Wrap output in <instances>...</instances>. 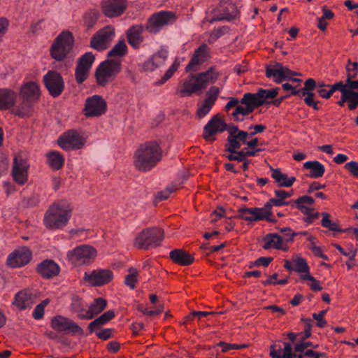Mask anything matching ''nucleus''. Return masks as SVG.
<instances>
[{
	"mask_svg": "<svg viewBox=\"0 0 358 358\" xmlns=\"http://www.w3.org/2000/svg\"><path fill=\"white\" fill-rule=\"evenodd\" d=\"M20 103L13 109V113L22 118L30 117L32 108L40 98V87L38 84L29 81L20 88Z\"/></svg>",
	"mask_w": 358,
	"mask_h": 358,
	"instance_id": "1",
	"label": "nucleus"
},
{
	"mask_svg": "<svg viewBox=\"0 0 358 358\" xmlns=\"http://www.w3.org/2000/svg\"><path fill=\"white\" fill-rule=\"evenodd\" d=\"M162 157L157 143L148 142L140 145L134 154V166L138 171H148L155 167Z\"/></svg>",
	"mask_w": 358,
	"mask_h": 358,
	"instance_id": "2",
	"label": "nucleus"
},
{
	"mask_svg": "<svg viewBox=\"0 0 358 358\" xmlns=\"http://www.w3.org/2000/svg\"><path fill=\"white\" fill-rule=\"evenodd\" d=\"M217 73L213 67H209L207 71L197 74L191 73L189 78L181 81L180 94L181 96H191L194 93L202 91L207 87L208 83L217 78Z\"/></svg>",
	"mask_w": 358,
	"mask_h": 358,
	"instance_id": "3",
	"label": "nucleus"
},
{
	"mask_svg": "<svg viewBox=\"0 0 358 358\" xmlns=\"http://www.w3.org/2000/svg\"><path fill=\"white\" fill-rule=\"evenodd\" d=\"M71 214L72 208L67 203H55L50 206L45 215V225L51 230L63 228L68 224Z\"/></svg>",
	"mask_w": 358,
	"mask_h": 358,
	"instance_id": "4",
	"label": "nucleus"
},
{
	"mask_svg": "<svg viewBox=\"0 0 358 358\" xmlns=\"http://www.w3.org/2000/svg\"><path fill=\"white\" fill-rule=\"evenodd\" d=\"M164 231L157 227H149L143 230L135 238L134 245L140 250H148L161 245Z\"/></svg>",
	"mask_w": 358,
	"mask_h": 358,
	"instance_id": "5",
	"label": "nucleus"
},
{
	"mask_svg": "<svg viewBox=\"0 0 358 358\" xmlns=\"http://www.w3.org/2000/svg\"><path fill=\"white\" fill-rule=\"evenodd\" d=\"M120 72V61L107 59L98 66L96 70V80L98 85L104 87L114 80Z\"/></svg>",
	"mask_w": 358,
	"mask_h": 358,
	"instance_id": "6",
	"label": "nucleus"
},
{
	"mask_svg": "<svg viewBox=\"0 0 358 358\" xmlns=\"http://www.w3.org/2000/svg\"><path fill=\"white\" fill-rule=\"evenodd\" d=\"M73 36L70 31H62L51 45L50 55L56 61H62L72 50Z\"/></svg>",
	"mask_w": 358,
	"mask_h": 358,
	"instance_id": "7",
	"label": "nucleus"
},
{
	"mask_svg": "<svg viewBox=\"0 0 358 358\" xmlns=\"http://www.w3.org/2000/svg\"><path fill=\"white\" fill-rule=\"evenodd\" d=\"M96 255V251L92 247L82 245L72 251H69L67 257L75 266H81L91 264Z\"/></svg>",
	"mask_w": 358,
	"mask_h": 358,
	"instance_id": "8",
	"label": "nucleus"
},
{
	"mask_svg": "<svg viewBox=\"0 0 358 358\" xmlns=\"http://www.w3.org/2000/svg\"><path fill=\"white\" fill-rule=\"evenodd\" d=\"M238 15L236 5L231 0H221L220 7L213 10V17L208 20L211 24L215 21H232Z\"/></svg>",
	"mask_w": 358,
	"mask_h": 358,
	"instance_id": "9",
	"label": "nucleus"
},
{
	"mask_svg": "<svg viewBox=\"0 0 358 358\" xmlns=\"http://www.w3.org/2000/svg\"><path fill=\"white\" fill-rule=\"evenodd\" d=\"M175 20V15L170 11H160L153 14L146 24V29L152 34L161 31L163 26L170 24Z\"/></svg>",
	"mask_w": 358,
	"mask_h": 358,
	"instance_id": "10",
	"label": "nucleus"
},
{
	"mask_svg": "<svg viewBox=\"0 0 358 358\" xmlns=\"http://www.w3.org/2000/svg\"><path fill=\"white\" fill-rule=\"evenodd\" d=\"M45 86L53 97L59 96L64 92V82L59 73L55 71H48L43 76Z\"/></svg>",
	"mask_w": 358,
	"mask_h": 358,
	"instance_id": "11",
	"label": "nucleus"
},
{
	"mask_svg": "<svg viewBox=\"0 0 358 358\" xmlns=\"http://www.w3.org/2000/svg\"><path fill=\"white\" fill-rule=\"evenodd\" d=\"M51 327L65 334H83V330L78 324L64 316L57 315L51 320Z\"/></svg>",
	"mask_w": 358,
	"mask_h": 358,
	"instance_id": "12",
	"label": "nucleus"
},
{
	"mask_svg": "<svg viewBox=\"0 0 358 358\" xmlns=\"http://www.w3.org/2000/svg\"><path fill=\"white\" fill-rule=\"evenodd\" d=\"M58 144L62 150L71 151L82 148L84 145V139L75 130H69L59 136Z\"/></svg>",
	"mask_w": 358,
	"mask_h": 358,
	"instance_id": "13",
	"label": "nucleus"
},
{
	"mask_svg": "<svg viewBox=\"0 0 358 358\" xmlns=\"http://www.w3.org/2000/svg\"><path fill=\"white\" fill-rule=\"evenodd\" d=\"M114 37L115 28L107 25L92 37L91 46L99 51L105 50Z\"/></svg>",
	"mask_w": 358,
	"mask_h": 358,
	"instance_id": "14",
	"label": "nucleus"
},
{
	"mask_svg": "<svg viewBox=\"0 0 358 358\" xmlns=\"http://www.w3.org/2000/svg\"><path fill=\"white\" fill-rule=\"evenodd\" d=\"M113 278L110 269L98 268L84 273L83 280L92 286H101L109 283Z\"/></svg>",
	"mask_w": 358,
	"mask_h": 358,
	"instance_id": "15",
	"label": "nucleus"
},
{
	"mask_svg": "<svg viewBox=\"0 0 358 358\" xmlns=\"http://www.w3.org/2000/svg\"><path fill=\"white\" fill-rule=\"evenodd\" d=\"M265 74L267 78L273 77L275 83L279 84L286 80L291 79V76H297L296 71H292L288 67L283 66L282 64L275 62L273 65H268L265 69Z\"/></svg>",
	"mask_w": 358,
	"mask_h": 358,
	"instance_id": "16",
	"label": "nucleus"
},
{
	"mask_svg": "<svg viewBox=\"0 0 358 358\" xmlns=\"http://www.w3.org/2000/svg\"><path fill=\"white\" fill-rule=\"evenodd\" d=\"M231 127H237L234 124H226L224 120L219 117V115H214L203 127V137L206 139H209L210 137L215 134L224 131H227L229 134V131Z\"/></svg>",
	"mask_w": 358,
	"mask_h": 358,
	"instance_id": "17",
	"label": "nucleus"
},
{
	"mask_svg": "<svg viewBox=\"0 0 358 358\" xmlns=\"http://www.w3.org/2000/svg\"><path fill=\"white\" fill-rule=\"evenodd\" d=\"M94 58L92 52H87L79 58L75 70V78L78 84L87 80L89 70L92 68Z\"/></svg>",
	"mask_w": 358,
	"mask_h": 358,
	"instance_id": "18",
	"label": "nucleus"
},
{
	"mask_svg": "<svg viewBox=\"0 0 358 358\" xmlns=\"http://www.w3.org/2000/svg\"><path fill=\"white\" fill-rule=\"evenodd\" d=\"M106 110V103L101 96L93 95L89 97L84 108V113L87 117L101 115Z\"/></svg>",
	"mask_w": 358,
	"mask_h": 358,
	"instance_id": "19",
	"label": "nucleus"
},
{
	"mask_svg": "<svg viewBox=\"0 0 358 358\" xmlns=\"http://www.w3.org/2000/svg\"><path fill=\"white\" fill-rule=\"evenodd\" d=\"M209 52L207 44H201L196 48L189 64L185 67V71L194 72L199 69V66L208 61Z\"/></svg>",
	"mask_w": 358,
	"mask_h": 358,
	"instance_id": "20",
	"label": "nucleus"
},
{
	"mask_svg": "<svg viewBox=\"0 0 358 358\" xmlns=\"http://www.w3.org/2000/svg\"><path fill=\"white\" fill-rule=\"evenodd\" d=\"M262 211L263 210H259V208L257 207H242L238 210V215H236V217L243 219L249 222L262 220H266L272 222H276L275 220L266 217Z\"/></svg>",
	"mask_w": 358,
	"mask_h": 358,
	"instance_id": "21",
	"label": "nucleus"
},
{
	"mask_svg": "<svg viewBox=\"0 0 358 358\" xmlns=\"http://www.w3.org/2000/svg\"><path fill=\"white\" fill-rule=\"evenodd\" d=\"M28 164L25 159L20 155L15 156L13 164V178L15 182L24 185L27 181Z\"/></svg>",
	"mask_w": 358,
	"mask_h": 358,
	"instance_id": "22",
	"label": "nucleus"
},
{
	"mask_svg": "<svg viewBox=\"0 0 358 358\" xmlns=\"http://www.w3.org/2000/svg\"><path fill=\"white\" fill-rule=\"evenodd\" d=\"M126 7V0H106L102 3L103 13L107 17L120 16L124 13Z\"/></svg>",
	"mask_w": 358,
	"mask_h": 358,
	"instance_id": "23",
	"label": "nucleus"
},
{
	"mask_svg": "<svg viewBox=\"0 0 358 358\" xmlns=\"http://www.w3.org/2000/svg\"><path fill=\"white\" fill-rule=\"evenodd\" d=\"M59 264L51 259H45L37 264L36 271L45 279L55 278L59 273Z\"/></svg>",
	"mask_w": 358,
	"mask_h": 358,
	"instance_id": "24",
	"label": "nucleus"
},
{
	"mask_svg": "<svg viewBox=\"0 0 358 358\" xmlns=\"http://www.w3.org/2000/svg\"><path fill=\"white\" fill-rule=\"evenodd\" d=\"M31 252L27 248L15 251L8 257V264L13 268L27 265L31 261Z\"/></svg>",
	"mask_w": 358,
	"mask_h": 358,
	"instance_id": "25",
	"label": "nucleus"
},
{
	"mask_svg": "<svg viewBox=\"0 0 358 358\" xmlns=\"http://www.w3.org/2000/svg\"><path fill=\"white\" fill-rule=\"evenodd\" d=\"M168 57V52L165 48H162L154 53L152 57L144 62L143 68L146 71H153L163 65Z\"/></svg>",
	"mask_w": 358,
	"mask_h": 358,
	"instance_id": "26",
	"label": "nucleus"
},
{
	"mask_svg": "<svg viewBox=\"0 0 358 358\" xmlns=\"http://www.w3.org/2000/svg\"><path fill=\"white\" fill-rule=\"evenodd\" d=\"M227 141L231 143V151L235 148H241L242 145L254 149L259 145V139L257 138L245 137V138H241L240 135L232 134L227 136Z\"/></svg>",
	"mask_w": 358,
	"mask_h": 358,
	"instance_id": "27",
	"label": "nucleus"
},
{
	"mask_svg": "<svg viewBox=\"0 0 358 358\" xmlns=\"http://www.w3.org/2000/svg\"><path fill=\"white\" fill-rule=\"evenodd\" d=\"M17 93L8 88L0 89V110L15 108Z\"/></svg>",
	"mask_w": 358,
	"mask_h": 358,
	"instance_id": "28",
	"label": "nucleus"
},
{
	"mask_svg": "<svg viewBox=\"0 0 358 358\" xmlns=\"http://www.w3.org/2000/svg\"><path fill=\"white\" fill-rule=\"evenodd\" d=\"M171 261L181 266H189L193 264L194 257L182 249H174L169 254Z\"/></svg>",
	"mask_w": 358,
	"mask_h": 358,
	"instance_id": "29",
	"label": "nucleus"
},
{
	"mask_svg": "<svg viewBox=\"0 0 358 358\" xmlns=\"http://www.w3.org/2000/svg\"><path fill=\"white\" fill-rule=\"evenodd\" d=\"M294 351V345L291 343L283 342V349L276 343L270 346L269 356L272 358H289Z\"/></svg>",
	"mask_w": 358,
	"mask_h": 358,
	"instance_id": "30",
	"label": "nucleus"
},
{
	"mask_svg": "<svg viewBox=\"0 0 358 358\" xmlns=\"http://www.w3.org/2000/svg\"><path fill=\"white\" fill-rule=\"evenodd\" d=\"M87 307V303L83 301L82 299L77 296L72 297L71 304H70V310L76 313L79 319L84 320H92L91 315H87V317H86Z\"/></svg>",
	"mask_w": 358,
	"mask_h": 358,
	"instance_id": "31",
	"label": "nucleus"
},
{
	"mask_svg": "<svg viewBox=\"0 0 358 358\" xmlns=\"http://www.w3.org/2000/svg\"><path fill=\"white\" fill-rule=\"evenodd\" d=\"M144 28L142 25H134L127 31V38L129 45L134 48H138L143 42V32Z\"/></svg>",
	"mask_w": 358,
	"mask_h": 358,
	"instance_id": "32",
	"label": "nucleus"
},
{
	"mask_svg": "<svg viewBox=\"0 0 358 358\" xmlns=\"http://www.w3.org/2000/svg\"><path fill=\"white\" fill-rule=\"evenodd\" d=\"M263 249L270 250L271 248L276 250H287V248H283L282 243L283 239L277 234H268L263 237Z\"/></svg>",
	"mask_w": 358,
	"mask_h": 358,
	"instance_id": "33",
	"label": "nucleus"
},
{
	"mask_svg": "<svg viewBox=\"0 0 358 358\" xmlns=\"http://www.w3.org/2000/svg\"><path fill=\"white\" fill-rule=\"evenodd\" d=\"M265 103L266 101L263 99L262 95L259 94L258 92L256 93H245L241 99V104L250 106L255 108L262 106Z\"/></svg>",
	"mask_w": 358,
	"mask_h": 358,
	"instance_id": "34",
	"label": "nucleus"
},
{
	"mask_svg": "<svg viewBox=\"0 0 358 358\" xmlns=\"http://www.w3.org/2000/svg\"><path fill=\"white\" fill-rule=\"evenodd\" d=\"M231 148V143L227 142L225 144V154L223 155L224 157L230 162L236 161L237 162H244L248 160L244 153V150H241L240 148H235L232 150Z\"/></svg>",
	"mask_w": 358,
	"mask_h": 358,
	"instance_id": "35",
	"label": "nucleus"
},
{
	"mask_svg": "<svg viewBox=\"0 0 358 358\" xmlns=\"http://www.w3.org/2000/svg\"><path fill=\"white\" fill-rule=\"evenodd\" d=\"M271 177L278 182V187H289L296 181L295 177L288 178L286 173H282L278 169H274L271 168Z\"/></svg>",
	"mask_w": 358,
	"mask_h": 358,
	"instance_id": "36",
	"label": "nucleus"
},
{
	"mask_svg": "<svg viewBox=\"0 0 358 358\" xmlns=\"http://www.w3.org/2000/svg\"><path fill=\"white\" fill-rule=\"evenodd\" d=\"M250 129H254L253 131L248 132L244 130H241L238 128V127H231L229 130V134H232V135H240L241 138H245V137H252L256 134L259 133H262L266 127L262 124H256V125H250L249 127Z\"/></svg>",
	"mask_w": 358,
	"mask_h": 358,
	"instance_id": "37",
	"label": "nucleus"
},
{
	"mask_svg": "<svg viewBox=\"0 0 358 358\" xmlns=\"http://www.w3.org/2000/svg\"><path fill=\"white\" fill-rule=\"evenodd\" d=\"M115 317V312L113 310H108L104 313L101 316L98 317L93 321L89 323L88 329L91 333H92L96 329H99L101 328L102 325L106 324L108 322L110 321Z\"/></svg>",
	"mask_w": 358,
	"mask_h": 358,
	"instance_id": "38",
	"label": "nucleus"
},
{
	"mask_svg": "<svg viewBox=\"0 0 358 358\" xmlns=\"http://www.w3.org/2000/svg\"><path fill=\"white\" fill-rule=\"evenodd\" d=\"M303 166L306 169H310L309 176L311 178H320L323 176L325 171L324 165L316 160L306 162Z\"/></svg>",
	"mask_w": 358,
	"mask_h": 358,
	"instance_id": "39",
	"label": "nucleus"
},
{
	"mask_svg": "<svg viewBox=\"0 0 358 358\" xmlns=\"http://www.w3.org/2000/svg\"><path fill=\"white\" fill-rule=\"evenodd\" d=\"M106 307V300L99 297L93 301L90 304L87 305L86 317L91 315L92 319L96 315L103 311Z\"/></svg>",
	"mask_w": 358,
	"mask_h": 358,
	"instance_id": "40",
	"label": "nucleus"
},
{
	"mask_svg": "<svg viewBox=\"0 0 358 358\" xmlns=\"http://www.w3.org/2000/svg\"><path fill=\"white\" fill-rule=\"evenodd\" d=\"M315 200L313 197L309 196H302L296 200L292 201V203L296 206V208L300 210L302 214H308V211L311 210L312 208L304 206V204L311 205L313 204Z\"/></svg>",
	"mask_w": 358,
	"mask_h": 358,
	"instance_id": "41",
	"label": "nucleus"
},
{
	"mask_svg": "<svg viewBox=\"0 0 358 358\" xmlns=\"http://www.w3.org/2000/svg\"><path fill=\"white\" fill-rule=\"evenodd\" d=\"M48 164L52 169L57 171L64 165V158L57 152L53 151L48 154L47 155Z\"/></svg>",
	"mask_w": 358,
	"mask_h": 358,
	"instance_id": "42",
	"label": "nucleus"
},
{
	"mask_svg": "<svg viewBox=\"0 0 358 358\" xmlns=\"http://www.w3.org/2000/svg\"><path fill=\"white\" fill-rule=\"evenodd\" d=\"M255 108L250 106H237L235 108V110L231 113V117L236 122H242L244 120V118L241 117L240 115H242L243 117L249 115L255 110Z\"/></svg>",
	"mask_w": 358,
	"mask_h": 358,
	"instance_id": "43",
	"label": "nucleus"
},
{
	"mask_svg": "<svg viewBox=\"0 0 358 358\" xmlns=\"http://www.w3.org/2000/svg\"><path fill=\"white\" fill-rule=\"evenodd\" d=\"M322 220L320 221L322 222V226L326 229H329L334 232L342 233L344 231L343 229L339 228L338 225L336 222H334L330 220V215L327 213H322Z\"/></svg>",
	"mask_w": 358,
	"mask_h": 358,
	"instance_id": "44",
	"label": "nucleus"
},
{
	"mask_svg": "<svg viewBox=\"0 0 358 358\" xmlns=\"http://www.w3.org/2000/svg\"><path fill=\"white\" fill-rule=\"evenodd\" d=\"M14 304L17 306L18 308L24 310L30 306L31 299L24 292H18L15 296Z\"/></svg>",
	"mask_w": 358,
	"mask_h": 358,
	"instance_id": "45",
	"label": "nucleus"
},
{
	"mask_svg": "<svg viewBox=\"0 0 358 358\" xmlns=\"http://www.w3.org/2000/svg\"><path fill=\"white\" fill-rule=\"evenodd\" d=\"M127 52V45L124 41H119L117 44L108 52V57H122Z\"/></svg>",
	"mask_w": 358,
	"mask_h": 358,
	"instance_id": "46",
	"label": "nucleus"
},
{
	"mask_svg": "<svg viewBox=\"0 0 358 358\" xmlns=\"http://www.w3.org/2000/svg\"><path fill=\"white\" fill-rule=\"evenodd\" d=\"M296 268L294 271L298 273H309L310 267L306 260L301 257H298L294 260Z\"/></svg>",
	"mask_w": 358,
	"mask_h": 358,
	"instance_id": "47",
	"label": "nucleus"
},
{
	"mask_svg": "<svg viewBox=\"0 0 358 358\" xmlns=\"http://www.w3.org/2000/svg\"><path fill=\"white\" fill-rule=\"evenodd\" d=\"M214 104V102L204 99L203 104L199 107L197 110V115L199 118L202 119L206 116L209 111L212 109Z\"/></svg>",
	"mask_w": 358,
	"mask_h": 358,
	"instance_id": "48",
	"label": "nucleus"
},
{
	"mask_svg": "<svg viewBox=\"0 0 358 358\" xmlns=\"http://www.w3.org/2000/svg\"><path fill=\"white\" fill-rule=\"evenodd\" d=\"M129 274L125 277L124 283L130 289H134L136 282V278L138 277V271L134 268H129Z\"/></svg>",
	"mask_w": 358,
	"mask_h": 358,
	"instance_id": "49",
	"label": "nucleus"
},
{
	"mask_svg": "<svg viewBox=\"0 0 358 358\" xmlns=\"http://www.w3.org/2000/svg\"><path fill=\"white\" fill-rule=\"evenodd\" d=\"M308 348H317L319 345L303 340H297L296 343H294V351L296 352H302L306 350Z\"/></svg>",
	"mask_w": 358,
	"mask_h": 358,
	"instance_id": "50",
	"label": "nucleus"
},
{
	"mask_svg": "<svg viewBox=\"0 0 358 358\" xmlns=\"http://www.w3.org/2000/svg\"><path fill=\"white\" fill-rule=\"evenodd\" d=\"M347 78H355L358 75L357 62H352L350 59L348 60L346 65Z\"/></svg>",
	"mask_w": 358,
	"mask_h": 358,
	"instance_id": "51",
	"label": "nucleus"
},
{
	"mask_svg": "<svg viewBox=\"0 0 358 358\" xmlns=\"http://www.w3.org/2000/svg\"><path fill=\"white\" fill-rule=\"evenodd\" d=\"M279 87L274 88L273 90H265L260 88L258 90L259 94L262 95L263 99L266 101V99H273L275 98L278 94Z\"/></svg>",
	"mask_w": 358,
	"mask_h": 358,
	"instance_id": "52",
	"label": "nucleus"
},
{
	"mask_svg": "<svg viewBox=\"0 0 358 358\" xmlns=\"http://www.w3.org/2000/svg\"><path fill=\"white\" fill-rule=\"evenodd\" d=\"M178 68V64L173 63L171 64V66L169 67V69H167V71L165 73V75H164L161 80L157 82V84L161 85L162 84L166 83L171 78V76L174 74V73L176 71Z\"/></svg>",
	"mask_w": 358,
	"mask_h": 358,
	"instance_id": "53",
	"label": "nucleus"
},
{
	"mask_svg": "<svg viewBox=\"0 0 358 358\" xmlns=\"http://www.w3.org/2000/svg\"><path fill=\"white\" fill-rule=\"evenodd\" d=\"M327 313V310H323L320 312H319V313H313V315H312V317H313L314 320H315L316 321H317V323H316V326L320 327V328H324L326 324H327V322L325 320H324V317L325 315Z\"/></svg>",
	"mask_w": 358,
	"mask_h": 358,
	"instance_id": "54",
	"label": "nucleus"
},
{
	"mask_svg": "<svg viewBox=\"0 0 358 358\" xmlns=\"http://www.w3.org/2000/svg\"><path fill=\"white\" fill-rule=\"evenodd\" d=\"M221 90L218 87H210L208 92H207V97L205 100L215 103L217 99L218 95L220 94Z\"/></svg>",
	"mask_w": 358,
	"mask_h": 358,
	"instance_id": "55",
	"label": "nucleus"
},
{
	"mask_svg": "<svg viewBox=\"0 0 358 358\" xmlns=\"http://www.w3.org/2000/svg\"><path fill=\"white\" fill-rule=\"evenodd\" d=\"M97 16L96 13H87L84 15V24L87 26V29H91L94 24H96Z\"/></svg>",
	"mask_w": 358,
	"mask_h": 358,
	"instance_id": "56",
	"label": "nucleus"
},
{
	"mask_svg": "<svg viewBox=\"0 0 358 358\" xmlns=\"http://www.w3.org/2000/svg\"><path fill=\"white\" fill-rule=\"evenodd\" d=\"M176 190V188L174 187H168L166 190L161 191L158 192L156 196V199L158 202L164 201L169 198L170 194L174 192Z\"/></svg>",
	"mask_w": 358,
	"mask_h": 358,
	"instance_id": "57",
	"label": "nucleus"
},
{
	"mask_svg": "<svg viewBox=\"0 0 358 358\" xmlns=\"http://www.w3.org/2000/svg\"><path fill=\"white\" fill-rule=\"evenodd\" d=\"M344 168H345V169L348 170L352 176L358 178V162L355 161L347 162L345 166H344Z\"/></svg>",
	"mask_w": 358,
	"mask_h": 358,
	"instance_id": "58",
	"label": "nucleus"
},
{
	"mask_svg": "<svg viewBox=\"0 0 358 358\" xmlns=\"http://www.w3.org/2000/svg\"><path fill=\"white\" fill-rule=\"evenodd\" d=\"M273 260V257H260L258 259H256V261L254 262L252 265L250 266V268L252 267V266H263L264 267H266L269 265L270 262H271Z\"/></svg>",
	"mask_w": 358,
	"mask_h": 358,
	"instance_id": "59",
	"label": "nucleus"
},
{
	"mask_svg": "<svg viewBox=\"0 0 358 358\" xmlns=\"http://www.w3.org/2000/svg\"><path fill=\"white\" fill-rule=\"evenodd\" d=\"M114 332V329L111 328H106L100 331L96 332V336L103 341H106L111 337V334Z\"/></svg>",
	"mask_w": 358,
	"mask_h": 358,
	"instance_id": "60",
	"label": "nucleus"
},
{
	"mask_svg": "<svg viewBox=\"0 0 358 358\" xmlns=\"http://www.w3.org/2000/svg\"><path fill=\"white\" fill-rule=\"evenodd\" d=\"M217 346L222 348V352H226L231 350H236L242 348L243 346L235 344V343H226L222 341L217 343Z\"/></svg>",
	"mask_w": 358,
	"mask_h": 358,
	"instance_id": "61",
	"label": "nucleus"
},
{
	"mask_svg": "<svg viewBox=\"0 0 358 358\" xmlns=\"http://www.w3.org/2000/svg\"><path fill=\"white\" fill-rule=\"evenodd\" d=\"M45 308L42 306H36L32 312V317L36 320H40L44 317Z\"/></svg>",
	"mask_w": 358,
	"mask_h": 358,
	"instance_id": "62",
	"label": "nucleus"
},
{
	"mask_svg": "<svg viewBox=\"0 0 358 358\" xmlns=\"http://www.w3.org/2000/svg\"><path fill=\"white\" fill-rule=\"evenodd\" d=\"M279 230H280V232L284 234V235H285L287 236H290L289 238H287L285 239L286 241H292V237H294L298 234H304L305 235L307 234L306 231L301 232V233H291L292 229L289 227H283Z\"/></svg>",
	"mask_w": 358,
	"mask_h": 358,
	"instance_id": "63",
	"label": "nucleus"
},
{
	"mask_svg": "<svg viewBox=\"0 0 358 358\" xmlns=\"http://www.w3.org/2000/svg\"><path fill=\"white\" fill-rule=\"evenodd\" d=\"M328 87H330L333 92L336 91L344 92L348 90L346 83H343L342 81H339L334 85H328Z\"/></svg>",
	"mask_w": 358,
	"mask_h": 358,
	"instance_id": "64",
	"label": "nucleus"
}]
</instances>
